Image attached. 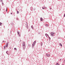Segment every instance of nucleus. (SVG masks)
<instances>
[{
    "mask_svg": "<svg viewBox=\"0 0 65 65\" xmlns=\"http://www.w3.org/2000/svg\"><path fill=\"white\" fill-rule=\"evenodd\" d=\"M23 49H25V47H26V45H25V42H23Z\"/></svg>",
    "mask_w": 65,
    "mask_h": 65,
    "instance_id": "1",
    "label": "nucleus"
},
{
    "mask_svg": "<svg viewBox=\"0 0 65 65\" xmlns=\"http://www.w3.org/2000/svg\"><path fill=\"white\" fill-rule=\"evenodd\" d=\"M51 36H54V34H55V33H53V32H52L51 33Z\"/></svg>",
    "mask_w": 65,
    "mask_h": 65,
    "instance_id": "2",
    "label": "nucleus"
},
{
    "mask_svg": "<svg viewBox=\"0 0 65 65\" xmlns=\"http://www.w3.org/2000/svg\"><path fill=\"white\" fill-rule=\"evenodd\" d=\"M36 41H35L33 43V46H34V45H35V44L36 43Z\"/></svg>",
    "mask_w": 65,
    "mask_h": 65,
    "instance_id": "3",
    "label": "nucleus"
},
{
    "mask_svg": "<svg viewBox=\"0 0 65 65\" xmlns=\"http://www.w3.org/2000/svg\"><path fill=\"white\" fill-rule=\"evenodd\" d=\"M46 56L47 57H50V55L49 54H46Z\"/></svg>",
    "mask_w": 65,
    "mask_h": 65,
    "instance_id": "4",
    "label": "nucleus"
},
{
    "mask_svg": "<svg viewBox=\"0 0 65 65\" xmlns=\"http://www.w3.org/2000/svg\"><path fill=\"white\" fill-rule=\"evenodd\" d=\"M45 35L46 36H48L49 38H50V39H51V38H50L49 37V36H48V35H47V34H45Z\"/></svg>",
    "mask_w": 65,
    "mask_h": 65,
    "instance_id": "5",
    "label": "nucleus"
},
{
    "mask_svg": "<svg viewBox=\"0 0 65 65\" xmlns=\"http://www.w3.org/2000/svg\"><path fill=\"white\" fill-rule=\"evenodd\" d=\"M45 26L46 27H48V26H49V25H48V24H45Z\"/></svg>",
    "mask_w": 65,
    "mask_h": 65,
    "instance_id": "6",
    "label": "nucleus"
},
{
    "mask_svg": "<svg viewBox=\"0 0 65 65\" xmlns=\"http://www.w3.org/2000/svg\"><path fill=\"white\" fill-rule=\"evenodd\" d=\"M40 20L41 21H43V19H42V18H40Z\"/></svg>",
    "mask_w": 65,
    "mask_h": 65,
    "instance_id": "7",
    "label": "nucleus"
},
{
    "mask_svg": "<svg viewBox=\"0 0 65 65\" xmlns=\"http://www.w3.org/2000/svg\"><path fill=\"white\" fill-rule=\"evenodd\" d=\"M46 8L45 7L43 6V8H42V9H44V8Z\"/></svg>",
    "mask_w": 65,
    "mask_h": 65,
    "instance_id": "8",
    "label": "nucleus"
},
{
    "mask_svg": "<svg viewBox=\"0 0 65 65\" xmlns=\"http://www.w3.org/2000/svg\"><path fill=\"white\" fill-rule=\"evenodd\" d=\"M59 45H60L61 46V47H62V44H61V43H60L59 44Z\"/></svg>",
    "mask_w": 65,
    "mask_h": 65,
    "instance_id": "9",
    "label": "nucleus"
},
{
    "mask_svg": "<svg viewBox=\"0 0 65 65\" xmlns=\"http://www.w3.org/2000/svg\"><path fill=\"white\" fill-rule=\"evenodd\" d=\"M17 14L19 13V11H17Z\"/></svg>",
    "mask_w": 65,
    "mask_h": 65,
    "instance_id": "10",
    "label": "nucleus"
},
{
    "mask_svg": "<svg viewBox=\"0 0 65 65\" xmlns=\"http://www.w3.org/2000/svg\"><path fill=\"white\" fill-rule=\"evenodd\" d=\"M56 65H60V64H59L58 63H56Z\"/></svg>",
    "mask_w": 65,
    "mask_h": 65,
    "instance_id": "11",
    "label": "nucleus"
},
{
    "mask_svg": "<svg viewBox=\"0 0 65 65\" xmlns=\"http://www.w3.org/2000/svg\"><path fill=\"white\" fill-rule=\"evenodd\" d=\"M31 27L32 29H33V26H31Z\"/></svg>",
    "mask_w": 65,
    "mask_h": 65,
    "instance_id": "12",
    "label": "nucleus"
},
{
    "mask_svg": "<svg viewBox=\"0 0 65 65\" xmlns=\"http://www.w3.org/2000/svg\"><path fill=\"white\" fill-rule=\"evenodd\" d=\"M8 43H7L6 44V45L8 46Z\"/></svg>",
    "mask_w": 65,
    "mask_h": 65,
    "instance_id": "13",
    "label": "nucleus"
},
{
    "mask_svg": "<svg viewBox=\"0 0 65 65\" xmlns=\"http://www.w3.org/2000/svg\"><path fill=\"white\" fill-rule=\"evenodd\" d=\"M18 34L19 35H20V32H18Z\"/></svg>",
    "mask_w": 65,
    "mask_h": 65,
    "instance_id": "14",
    "label": "nucleus"
},
{
    "mask_svg": "<svg viewBox=\"0 0 65 65\" xmlns=\"http://www.w3.org/2000/svg\"><path fill=\"white\" fill-rule=\"evenodd\" d=\"M2 25V23H1V22H0V25Z\"/></svg>",
    "mask_w": 65,
    "mask_h": 65,
    "instance_id": "15",
    "label": "nucleus"
},
{
    "mask_svg": "<svg viewBox=\"0 0 65 65\" xmlns=\"http://www.w3.org/2000/svg\"><path fill=\"white\" fill-rule=\"evenodd\" d=\"M14 49L15 50H17V48H14Z\"/></svg>",
    "mask_w": 65,
    "mask_h": 65,
    "instance_id": "16",
    "label": "nucleus"
},
{
    "mask_svg": "<svg viewBox=\"0 0 65 65\" xmlns=\"http://www.w3.org/2000/svg\"><path fill=\"white\" fill-rule=\"evenodd\" d=\"M6 11H7V8H6Z\"/></svg>",
    "mask_w": 65,
    "mask_h": 65,
    "instance_id": "17",
    "label": "nucleus"
},
{
    "mask_svg": "<svg viewBox=\"0 0 65 65\" xmlns=\"http://www.w3.org/2000/svg\"><path fill=\"white\" fill-rule=\"evenodd\" d=\"M42 43H41V46H42Z\"/></svg>",
    "mask_w": 65,
    "mask_h": 65,
    "instance_id": "18",
    "label": "nucleus"
},
{
    "mask_svg": "<svg viewBox=\"0 0 65 65\" xmlns=\"http://www.w3.org/2000/svg\"><path fill=\"white\" fill-rule=\"evenodd\" d=\"M63 17H65V14H64V15Z\"/></svg>",
    "mask_w": 65,
    "mask_h": 65,
    "instance_id": "19",
    "label": "nucleus"
},
{
    "mask_svg": "<svg viewBox=\"0 0 65 65\" xmlns=\"http://www.w3.org/2000/svg\"><path fill=\"white\" fill-rule=\"evenodd\" d=\"M4 3H2V4H4Z\"/></svg>",
    "mask_w": 65,
    "mask_h": 65,
    "instance_id": "20",
    "label": "nucleus"
},
{
    "mask_svg": "<svg viewBox=\"0 0 65 65\" xmlns=\"http://www.w3.org/2000/svg\"><path fill=\"white\" fill-rule=\"evenodd\" d=\"M11 14H12V13H11Z\"/></svg>",
    "mask_w": 65,
    "mask_h": 65,
    "instance_id": "21",
    "label": "nucleus"
},
{
    "mask_svg": "<svg viewBox=\"0 0 65 65\" xmlns=\"http://www.w3.org/2000/svg\"><path fill=\"white\" fill-rule=\"evenodd\" d=\"M8 46H7V45H6V47H7Z\"/></svg>",
    "mask_w": 65,
    "mask_h": 65,
    "instance_id": "22",
    "label": "nucleus"
},
{
    "mask_svg": "<svg viewBox=\"0 0 65 65\" xmlns=\"http://www.w3.org/2000/svg\"><path fill=\"white\" fill-rule=\"evenodd\" d=\"M21 36V35H19V36Z\"/></svg>",
    "mask_w": 65,
    "mask_h": 65,
    "instance_id": "23",
    "label": "nucleus"
},
{
    "mask_svg": "<svg viewBox=\"0 0 65 65\" xmlns=\"http://www.w3.org/2000/svg\"><path fill=\"white\" fill-rule=\"evenodd\" d=\"M4 48H5V46L4 47Z\"/></svg>",
    "mask_w": 65,
    "mask_h": 65,
    "instance_id": "24",
    "label": "nucleus"
},
{
    "mask_svg": "<svg viewBox=\"0 0 65 65\" xmlns=\"http://www.w3.org/2000/svg\"><path fill=\"white\" fill-rule=\"evenodd\" d=\"M7 52H6V53H7Z\"/></svg>",
    "mask_w": 65,
    "mask_h": 65,
    "instance_id": "25",
    "label": "nucleus"
}]
</instances>
